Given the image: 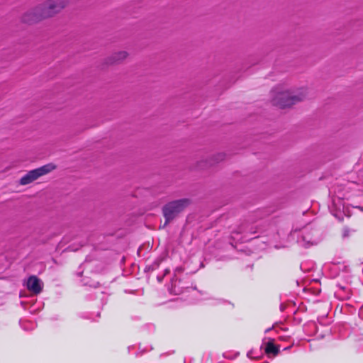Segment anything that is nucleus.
<instances>
[{
    "mask_svg": "<svg viewBox=\"0 0 363 363\" xmlns=\"http://www.w3.org/2000/svg\"><path fill=\"white\" fill-rule=\"evenodd\" d=\"M306 96V91L303 89L289 90L284 87H276L272 91L271 101L279 108H286L303 101Z\"/></svg>",
    "mask_w": 363,
    "mask_h": 363,
    "instance_id": "nucleus-1",
    "label": "nucleus"
},
{
    "mask_svg": "<svg viewBox=\"0 0 363 363\" xmlns=\"http://www.w3.org/2000/svg\"><path fill=\"white\" fill-rule=\"evenodd\" d=\"M191 204L189 199H181L168 202L162 207L164 226L168 225Z\"/></svg>",
    "mask_w": 363,
    "mask_h": 363,
    "instance_id": "nucleus-2",
    "label": "nucleus"
},
{
    "mask_svg": "<svg viewBox=\"0 0 363 363\" xmlns=\"http://www.w3.org/2000/svg\"><path fill=\"white\" fill-rule=\"evenodd\" d=\"M70 0H47L40 4L43 15L47 18L52 17L64 9Z\"/></svg>",
    "mask_w": 363,
    "mask_h": 363,
    "instance_id": "nucleus-3",
    "label": "nucleus"
},
{
    "mask_svg": "<svg viewBox=\"0 0 363 363\" xmlns=\"http://www.w3.org/2000/svg\"><path fill=\"white\" fill-rule=\"evenodd\" d=\"M70 0H47L40 4L43 15L47 18L52 17L64 9Z\"/></svg>",
    "mask_w": 363,
    "mask_h": 363,
    "instance_id": "nucleus-4",
    "label": "nucleus"
},
{
    "mask_svg": "<svg viewBox=\"0 0 363 363\" xmlns=\"http://www.w3.org/2000/svg\"><path fill=\"white\" fill-rule=\"evenodd\" d=\"M55 168L56 166L55 164L50 163L39 168L30 170L21 178L19 184L23 186L29 184L40 177L50 173L52 170L55 169Z\"/></svg>",
    "mask_w": 363,
    "mask_h": 363,
    "instance_id": "nucleus-5",
    "label": "nucleus"
},
{
    "mask_svg": "<svg viewBox=\"0 0 363 363\" xmlns=\"http://www.w3.org/2000/svg\"><path fill=\"white\" fill-rule=\"evenodd\" d=\"M129 56V53L125 50L116 51L104 57L102 65L105 66L121 65Z\"/></svg>",
    "mask_w": 363,
    "mask_h": 363,
    "instance_id": "nucleus-6",
    "label": "nucleus"
},
{
    "mask_svg": "<svg viewBox=\"0 0 363 363\" xmlns=\"http://www.w3.org/2000/svg\"><path fill=\"white\" fill-rule=\"evenodd\" d=\"M45 18V17L43 15V11L38 5L34 9L26 12L21 19L23 23L32 24Z\"/></svg>",
    "mask_w": 363,
    "mask_h": 363,
    "instance_id": "nucleus-7",
    "label": "nucleus"
},
{
    "mask_svg": "<svg viewBox=\"0 0 363 363\" xmlns=\"http://www.w3.org/2000/svg\"><path fill=\"white\" fill-rule=\"evenodd\" d=\"M26 287L28 291L34 294H38L42 291L40 280L36 276H30L27 281Z\"/></svg>",
    "mask_w": 363,
    "mask_h": 363,
    "instance_id": "nucleus-8",
    "label": "nucleus"
},
{
    "mask_svg": "<svg viewBox=\"0 0 363 363\" xmlns=\"http://www.w3.org/2000/svg\"><path fill=\"white\" fill-rule=\"evenodd\" d=\"M264 351L267 354H272L273 355H277L279 352V347L276 345L273 342L269 341L266 344Z\"/></svg>",
    "mask_w": 363,
    "mask_h": 363,
    "instance_id": "nucleus-9",
    "label": "nucleus"
},
{
    "mask_svg": "<svg viewBox=\"0 0 363 363\" xmlns=\"http://www.w3.org/2000/svg\"><path fill=\"white\" fill-rule=\"evenodd\" d=\"M225 158V155L223 152L214 154L208 159V164L210 166L215 165L216 164L223 161Z\"/></svg>",
    "mask_w": 363,
    "mask_h": 363,
    "instance_id": "nucleus-10",
    "label": "nucleus"
}]
</instances>
